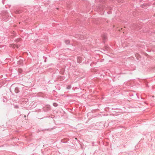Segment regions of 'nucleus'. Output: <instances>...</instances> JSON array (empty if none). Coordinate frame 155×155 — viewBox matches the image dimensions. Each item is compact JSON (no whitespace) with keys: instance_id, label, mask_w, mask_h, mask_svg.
Here are the masks:
<instances>
[{"instance_id":"nucleus-6","label":"nucleus","mask_w":155,"mask_h":155,"mask_svg":"<svg viewBox=\"0 0 155 155\" xmlns=\"http://www.w3.org/2000/svg\"><path fill=\"white\" fill-rule=\"evenodd\" d=\"M75 139L76 140H77V138H76Z\"/></svg>"},{"instance_id":"nucleus-3","label":"nucleus","mask_w":155,"mask_h":155,"mask_svg":"<svg viewBox=\"0 0 155 155\" xmlns=\"http://www.w3.org/2000/svg\"><path fill=\"white\" fill-rule=\"evenodd\" d=\"M13 47H14V48H15L16 47H17V48H18V46H17V45H13Z\"/></svg>"},{"instance_id":"nucleus-1","label":"nucleus","mask_w":155,"mask_h":155,"mask_svg":"<svg viewBox=\"0 0 155 155\" xmlns=\"http://www.w3.org/2000/svg\"><path fill=\"white\" fill-rule=\"evenodd\" d=\"M66 43L67 44H68L69 43L70 41L69 40H66L65 41Z\"/></svg>"},{"instance_id":"nucleus-2","label":"nucleus","mask_w":155,"mask_h":155,"mask_svg":"<svg viewBox=\"0 0 155 155\" xmlns=\"http://www.w3.org/2000/svg\"><path fill=\"white\" fill-rule=\"evenodd\" d=\"M53 105L55 107H56L57 106V104L56 103H54L53 104Z\"/></svg>"},{"instance_id":"nucleus-4","label":"nucleus","mask_w":155,"mask_h":155,"mask_svg":"<svg viewBox=\"0 0 155 155\" xmlns=\"http://www.w3.org/2000/svg\"><path fill=\"white\" fill-rule=\"evenodd\" d=\"M21 69H19V71L20 72H21Z\"/></svg>"},{"instance_id":"nucleus-5","label":"nucleus","mask_w":155,"mask_h":155,"mask_svg":"<svg viewBox=\"0 0 155 155\" xmlns=\"http://www.w3.org/2000/svg\"><path fill=\"white\" fill-rule=\"evenodd\" d=\"M16 13H19V12H18V11H16V12H15Z\"/></svg>"}]
</instances>
